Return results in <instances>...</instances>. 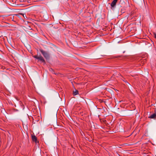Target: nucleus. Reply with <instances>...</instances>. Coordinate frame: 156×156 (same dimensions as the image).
I'll return each instance as SVG.
<instances>
[{
  "label": "nucleus",
  "mask_w": 156,
  "mask_h": 156,
  "mask_svg": "<svg viewBox=\"0 0 156 156\" xmlns=\"http://www.w3.org/2000/svg\"><path fill=\"white\" fill-rule=\"evenodd\" d=\"M39 61H40L41 62H44V60L43 57L41 55H39V57H38V59Z\"/></svg>",
  "instance_id": "nucleus-3"
},
{
  "label": "nucleus",
  "mask_w": 156,
  "mask_h": 156,
  "mask_svg": "<svg viewBox=\"0 0 156 156\" xmlns=\"http://www.w3.org/2000/svg\"><path fill=\"white\" fill-rule=\"evenodd\" d=\"M20 14H21L22 15H23L24 18H25V17L27 18L26 15H25V14H23V13H21Z\"/></svg>",
  "instance_id": "nucleus-8"
},
{
  "label": "nucleus",
  "mask_w": 156,
  "mask_h": 156,
  "mask_svg": "<svg viewBox=\"0 0 156 156\" xmlns=\"http://www.w3.org/2000/svg\"><path fill=\"white\" fill-rule=\"evenodd\" d=\"M73 94L74 95L78 94V91L76 90H74L73 91Z\"/></svg>",
  "instance_id": "nucleus-4"
},
{
  "label": "nucleus",
  "mask_w": 156,
  "mask_h": 156,
  "mask_svg": "<svg viewBox=\"0 0 156 156\" xmlns=\"http://www.w3.org/2000/svg\"><path fill=\"white\" fill-rule=\"evenodd\" d=\"M32 140L33 141H35L36 142V141H37V138H36V137L35 136H32Z\"/></svg>",
  "instance_id": "nucleus-6"
},
{
  "label": "nucleus",
  "mask_w": 156,
  "mask_h": 156,
  "mask_svg": "<svg viewBox=\"0 0 156 156\" xmlns=\"http://www.w3.org/2000/svg\"><path fill=\"white\" fill-rule=\"evenodd\" d=\"M156 117V114H154L153 115H151L150 118L152 119L155 118Z\"/></svg>",
  "instance_id": "nucleus-5"
},
{
  "label": "nucleus",
  "mask_w": 156,
  "mask_h": 156,
  "mask_svg": "<svg viewBox=\"0 0 156 156\" xmlns=\"http://www.w3.org/2000/svg\"><path fill=\"white\" fill-rule=\"evenodd\" d=\"M117 1L118 0H113L112 2L111 5L112 9L115 7Z\"/></svg>",
  "instance_id": "nucleus-1"
},
{
  "label": "nucleus",
  "mask_w": 156,
  "mask_h": 156,
  "mask_svg": "<svg viewBox=\"0 0 156 156\" xmlns=\"http://www.w3.org/2000/svg\"><path fill=\"white\" fill-rule=\"evenodd\" d=\"M126 83H128V84H129V83H128V82H126Z\"/></svg>",
  "instance_id": "nucleus-10"
},
{
  "label": "nucleus",
  "mask_w": 156,
  "mask_h": 156,
  "mask_svg": "<svg viewBox=\"0 0 156 156\" xmlns=\"http://www.w3.org/2000/svg\"><path fill=\"white\" fill-rule=\"evenodd\" d=\"M39 57V55H37L34 56V57L37 59H38V57Z\"/></svg>",
  "instance_id": "nucleus-7"
},
{
  "label": "nucleus",
  "mask_w": 156,
  "mask_h": 156,
  "mask_svg": "<svg viewBox=\"0 0 156 156\" xmlns=\"http://www.w3.org/2000/svg\"><path fill=\"white\" fill-rule=\"evenodd\" d=\"M40 51L45 58H48L49 57L48 55L45 51H44L42 50H41Z\"/></svg>",
  "instance_id": "nucleus-2"
},
{
  "label": "nucleus",
  "mask_w": 156,
  "mask_h": 156,
  "mask_svg": "<svg viewBox=\"0 0 156 156\" xmlns=\"http://www.w3.org/2000/svg\"><path fill=\"white\" fill-rule=\"evenodd\" d=\"M154 37L156 39V33H154Z\"/></svg>",
  "instance_id": "nucleus-9"
}]
</instances>
